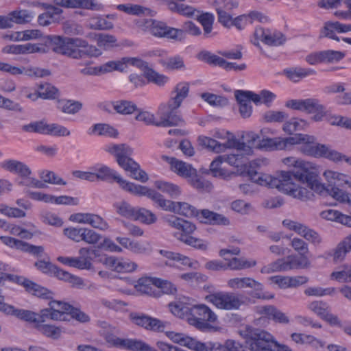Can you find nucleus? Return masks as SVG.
I'll use <instances>...</instances> for the list:
<instances>
[{"label":"nucleus","instance_id":"nucleus-1","mask_svg":"<svg viewBox=\"0 0 351 351\" xmlns=\"http://www.w3.org/2000/svg\"><path fill=\"white\" fill-rule=\"evenodd\" d=\"M189 84L187 82L178 83L171 93V97L167 103L161 104L158 109L157 115L160 120L156 127H172L181 125L184 120L179 114L178 108L183 100L188 97Z\"/></svg>","mask_w":351,"mask_h":351},{"label":"nucleus","instance_id":"nucleus-2","mask_svg":"<svg viewBox=\"0 0 351 351\" xmlns=\"http://www.w3.org/2000/svg\"><path fill=\"white\" fill-rule=\"evenodd\" d=\"M251 351H292L288 346L280 344L265 330L247 326L242 331Z\"/></svg>","mask_w":351,"mask_h":351},{"label":"nucleus","instance_id":"nucleus-3","mask_svg":"<svg viewBox=\"0 0 351 351\" xmlns=\"http://www.w3.org/2000/svg\"><path fill=\"white\" fill-rule=\"evenodd\" d=\"M106 151L116 158L118 165L125 171L130 173V176L141 182H146L147 174L141 169L139 165L131 158L132 149L126 144H110Z\"/></svg>","mask_w":351,"mask_h":351},{"label":"nucleus","instance_id":"nucleus-4","mask_svg":"<svg viewBox=\"0 0 351 351\" xmlns=\"http://www.w3.org/2000/svg\"><path fill=\"white\" fill-rule=\"evenodd\" d=\"M217 315L205 304L191 305L190 316L188 317L189 324L204 330L210 327L208 322H214Z\"/></svg>","mask_w":351,"mask_h":351},{"label":"nucleus","instance_id":"nucleus-5","mask_svg":"<svg viewBox=\"0 0 351 351\" xmlns=\"http://www.w3.org/2000/svg\"><path fill=\"white\" fill-rule=\"evenodd\" d=\"M286 40V36L281 32L258 27L251 41L256 47L260 46V40L269 46L278 47L285 44Z\"/></svg>","mask_w":351,"mask_h":351},{"label":"nucleus","instance_id":"nucleus-6","mask_svg":"<svg viewBox=\"0 0 351 351\" xmlns=\"http://www.w3.org/2000/svg\"><path fill=\"white\" fill-rule=\"evenodd\" d=\"M93 174L95 175V181L99 180L102 181H108L113 180L119 184V186L124 191L132 194L136 184L124 180L117 172L104 165H99L93 167Z\"/></svg>","mask_w":351,"mask_h":351},{"label":"nucleus","instance_id":"nucleus-7","mask_svg":"<svg viewBox=\"0 0 351 351\" xmlns=\"http://www.w3.org/2000/svg\"><path fill=\"white\" fill-rule=\"evenodd\" d=\"M243 295L233 293H216L208 295L206 300L217 308L224 310L238 309L243 304Z\"/></svg>","mask_w":351,"mask_h":351},{"label":"nucleus","instance_id":"nucleus-8","mask_svg":"<svg viewBox=\"0 0 351 351\" xmlns=\"http://www.w3.org/2000/svg\"><path fill=\"white\" fill-rule=\"evenodd\" d=\"M308 264L306 257L298 258L293 256H288L285 258L278 259L261 269L262 273L269 274L276 271H285L296 269L300 267H306Z\"/></svg>","mask_w":351,"mask_h":351},{"label":"nucleus","instance_id":"nucleus-9","mask_svg":"<svg viewBox=\"0 0 351 351\" xmlns=\"http://www.w3.org/2000/svg\"><path fill=\"white\" fill-rule=\"evenodd\" d=\"M304 154L315 158H325L335 163L341 162L345 155L332 149L330 145L320 144L315 141L314 145H307L304 148Z\"/></svg>","mask_w":351,"mask_h":351},{"label":"nucleus","instance_id":"nucleus-10","mask_svg":"<svg viewBox=\"0 0 351 351\" xmlns=\"http://www.w3.org/2000/svg\"><path fill=\"white\" fill-rule=\"evenodd\" d=\"M132 194L138 196H146L163 210L175 213L177 202L165 199L160 193L154 189H149L145 186L136 184Z\"/></svg>","mask_w":351,"mask_h":351},{"label":"nucleus","instance_id":"nucleus-11","mask_svg":"<svg viewBox=\"0 0 351 351\" xmlns=\"http://www.w3.org/2000/svg\"><path fill=\"white\" fill-rule=\"evenodd\" d=\"M280 178L281 182L278 189L280 191L301 200H306L310 198L312 195L311 193L306 188L297 186L294 183V180H298L293 178L291 173L282 172L280 175Z\"/></svg>","mask_w":351,"mask_h":351},{"label":"nucleus","instance_id":"nucleus-12","mask_svg":"<svg viewBox=\"0 0 351 351\" xmlns=\"http://www.w3.org/2000/svg\"><path fill=\"white\" fill-rule=\"evenodd\" d=\"M5 280L12 281L23 285L27 291L37 297L45 299H51L53 298V293L52 291L24 277L3 273V281Z\"/></svg>","mask_w":351,"mask_h":351},{"label":"nucleus","instance_id":"nucleus-13","mask_svg":"<svg viewBox=\"0 0 351 351\" xmlns=\"http://www.w3.org/2000/svg\"><path fill=\"white\" fill-rule=\"evenodd\" d=\"M324 176L329 184L330 195L337 200V196L335 193L338 191L344 192L340 189L339 187H343L344 185H348V187L351 185V177L337 171L326 170L324 173Z\"/></svg>","mask_w":351,"mask_h":351},{"label":"nucleus","instance_id":"nucleus-14","mask_svg":"<svg viewBox=\"0 0 351 351\" xmlns=\"http://www.w3.org/2000/svg\"><path fill=\"white\" fill-rule=\"evenodd\" d=\"M144 25L152 35L158 38L176 40L178 35L176 33H180L176 28L169 27L165 23L154 19H146Z\"/></svg>","mask_w":351,"mask_h":351},{"label":"nucleus","instance_id":"nucleus-15","mask_svg":"<svg viewBox=\"0 0 351 351\" xmlns=\"http://www.w3.org/2000/svg\"><path fill=\"white\" fill-rule=\"evenodd\" d=\"M198 143L202 147L216 153L224 152L226 148L237 147L238 150H243L247 147L245 143H240L236 139L228 140L226 143H220L213 138L204 136H199Z\"/></svg>","mask_w":351,"mask_h":351},{"label":"nucleus","instance_id":"nucleus-16","mask_svg":"<svg viewBox=\"0 0 351 351\" xmlns=\"http://www.w3.org/2000/svg\"><path fill=\"white\" fill-rule=\"evenodd\" d=\"M3 53L14 55H26L34 53H45L46 46L41 43H27L23 45H10L4 47Z\"/></svg>","mask_w":351,"mask_h":351},{"label":"nucleus","instance_id":"nucleus-17","mask_svg":"<svg viewBox=\"0 0 351 351\" xmlns=\"http://www.w3.org/2000/svg\"><path fill=\"white\" fill-rule=\"evenodd\" d=\"M282 162L288 167H291L293 168L292 170L287 171V172L291 173L292 178L297 179L298 181H299L304 176V174L314 165L311 162H306L304 160L298 159L295 157L285 158L282 160ZM282 172L286 171H281L279 176H280Z\"/></svg>","mask_w":351,"mask_h":351},{"label":"nucleus","instance_id":"nucleus-18","mask_svg":"<svg viewBox=\"0 0 351 351\" xmlns=\"http://www.w3.org/2000/svg\"><path fill=\"white\" fill-rule=\"evenodd\" d=\"M317 177L318 175L316 167L313 165L299 180V182L306 183L312 191L319 195H330V191H328V189H329L328 183L327 184V186H324L318 181Z\"/></svg>","mask_w":351,"mask_h":351},{"label":"nucleus","instance_id":"nucleus-19","mask_svg":"<svg viewBox=\"0 0 351 351\" xmlns=\"http://www.w3.org/2000/svg\"><path fill=\"white\" fill-rule=\"evenodd\" d=\"M78 254L79 256L76 257L78 269L91 270L93 268V258L99 255V252L91 247H84L79 250Z\"/></svg>","mask_w":351,"mask_h":351},{"label":"nucleus","instance_id":"nucleus-20","mask_svg":"<svg viewBox=\"0 0 351 351\" xmlns=\"http://www.w3.org/2000/svg\"><path fill=\"white\" fill-rule=\"evenodd\" d=\"M162 158L170 164L171 169L173 172L182 177L190 178L196 173V170L191 165L176 158L162 156Z\"/></svg>","mask_w":351,"mask_h":351},{"label":"nucleus","instance_id":"nucleus-21","mask_svg":"<svg viewBox=\"0 0 351 351\" xmlns=\"http://www.w3.org/2000/svg\"><path fill=\"white\" fill-rule=\"evenodd\" d=\"M0 167L20 177H25L32 174L30 168L19 160L9 159L0 162Z\"/></svg>","mask_w":351,"mask_h":351},{"label":"nucleus","instance_id":"nucleus-22","mask_svg":"<svg viewBox=\"0 0 351 351\" xmlns=\"http://www.w3.org/2000/svg\"><path fill=\"white\" fill-rule=\"evenodd\" d=\"M351 252V233L340 241L336 247L327 254V256L332 257L335 263L343 261L348 253Z\"/></svg>","mask_w":351,"mask_h":351},{"label":"nucleus","instance_id":"nucleus-23","mask_svg":"<svg viewBox=\"0 0 351 351\" xmlns=\"http://www.w3.org/2000/svg\"><path fill=\"white\" fill-rule=\"evenodd\" d=\"M45 42L54 45L53 51L57 53L64 55L69 57L73 46L69 43L68 38H62L58 36H47Z\"/></svg>","mask_w":351,"mask_h":351},{"label":"nucleus","instance_id":"nucleus-24","mask_svg":"<svg viewBox=\"0 0 351 351\" xmlns=\"http://www.w3.org/2000/svg\"><path fill=\"white\" fill-rule=\"evenodd\" d=\"M282 145V150L287 148L289 145L302 143L300 149L304 154V148L307 145H314L315 138L313 136H309L303 134H296L295 136L288 138H280Z\"/></svg>","mask_w":351,"mask_h":351},{"label":"nucleus","instance_id":"nucleus-25","mask_svg":"<svg viewBox=\"0 0 351 351\" xmlns=\"http://www.w3.org/2000/svg\"><path fill=\"white\" fill-rule=\"evenodd\" d=\"M198 219L202 223L211 225H223L230 223L229 219L221 214L203 209L199 211Z\"/></svg>","mask_w":351,"mask_h":351},{"label":"nucleus","instance_id":"nucleus-26","mask_svg":"<svg viewBox=\"0 0 351 351\" xmlns=\"http://www.w3.org/2000/svg\"><path fill=\"white\" fill-rule=\"evenodd\" d=\"M270 279L281 289L296 287L305 284L308 281V278L304 276L289 277L275 276L271 277Z\"/></svg>","mask_w":351,"mask_h":351},{"label":"nucleus","instance_id":"nucleus-27","mask_svg":"<svg viewBox=\"0 0 351 351\" xmlns=\"http://www.w3.org/2000/svg\"><path fill=\"white\" fill-rule=\"evenodd\" d=\"M249 176L251 180L260 185L268 186L270 188L278 189L280 184L281 178L272 177L269 175L263 174L256 171H249Z\"/></svg>","mask_w":351,"mask_h":351},{"label":"nucleus","instance_id":"nucleus-28","mask_svg":"<svg viewBox=\"0 0 351 351\" xmlns=\"http://www.w3.org/2000/svg\"><path fill=\"white\" fill-rule=\"evenodd\" d=\"M259 313L265 315L268 319H272L276 323L282 324H287L289 323V317L274 306L269 305L261 306L260 307Z\"/></svg>","mask_w":351,"mask_h":351},{"label":"nucleus","instance_id":"nucleus-29","mask_svg":"<svg viewBox=\"0 0 351 351\" xmlns=\"http://www.w3.org/2000/svg\"><path fill=\"white\" fill-rule=\"evenodd\" d=\"M283 73L288 79L293 82H298L304 77L316 74V71L314 69L302 67L286 69L283 71Z\"/></svg>","mask_w":351,"mask_h":351},{"label":"nucleus","instance_id":"nucleus-30","mask_svg":"<svg viewBox=\"0 0 351 351\" xmlns=\"http://www.w3.org/2000/svg\"><path fill=\"white\" fill-rule=\"evenodd\" d=\"M34 14L32 12L27 10H14L7 16L8 20L9 28L12 27L13 23L23 24L31 21Z\"/></svg>","mask_w":351,"mask_h":351},{"label":"nucleus","instance_id":"nucleus-31","mask_svg":"<svg viewBox=\"0 0 351 351\" xmlns=\"http://www.w3.org/2000/svg\"><path fill=\"white\" fill-rule=\"evenodd\" d=\"M160 254L165 257L169 261H172L173 263L166 262V265H172L174 263H180L182 265L193 267V262L191 261L190 258L180 253H176L171 251H167L161 250H160Z\"/></svg>","mask_w":351,"mask_h":351},{"label":"nucleus","instance_id":"nucleus-32","mask_svg":"<svg viewBox=\"0 0 351 351\" xmlns=\"http://www.w3.org/2000/svg\"><path fill=\"white\" fill-rule=\"evenodd\" d=\"M112 207L117 215L124 218L133 219L134 216H136V208L125 200L114 202Z\"/></svg>","mask_w":351,"mask_h":351},{"label":"nucleus","instance_id":"nucleus-33","mask_svg":"<svg viewBox=\"0 0 351 351\" xmlns=\"http://www.w3.org/2000/svg\"><path fill=\"white\" fill-rule=\"evenodd\" d=\"M18 71L13 72V75L25 74L29 77H43L51 75V72L48 69H40L39 67L29 66V67H17L14 66Z\"/></svg>","mask_w":351,"mask_h":351},{"label":"nucleus","instance_id":"nucleus-34","mask_svg":"<svg viewBox=\"0 0 351 351\" xmlns=\"http://www.w3.org/2000/svg\"><path fill=\"white\" fill-rule=\"evenodd\" d=\"M154 185L158 189L168 194L171 198H177L182 193L179 186L171 182L158 180L155 182Z\"/></svg>","mask_w":351,"mask_h":351},{"label":"nucleus","instance_id":"nucleus-35","mask_svg":"<svg viewBox=\"0 0 351 351\" xmlns=\"http://www.w3.org/2000/svg\"><path fill=\"white\" fill-rule=\"evenodd\" d=\"M228 285L233 289L255 287L258 285V282L252 278H234L228 281Z\"/></svg>","mask_w":351,"mask_h":351},{"label":"nucleus","instance_id":"nucleus-36","mask_svg":"<svg viewBox=\"0 0 351 351\" xmlns=\"http://www.w3.org/2000/svg\"><path fill=\"white\" fill-rule=\"evenodd\" d=\"M171 312L176 316L180 318H186L190 316L191 305L183 302L178 301L171 302L169 304Z\"/></svg>","mask_w":351,"mask_h":351},{"label":"nucleus","instance_id":"nucleus-37","mask_svg":"<svg viewBox=\"0 0 351 351\" xmlns=\"http://www.w3.org/2000/svg\"><path fill=\"white\" fill-rule=\"evenodd\" d=\"M176 30L181 33H176L178 36L176 38V40L182 41L186 38V34H189L193 36H198L201 34L200 29L195 25L191 21H186L182 25V27L178 29L176 28Z\"/></svg>","mask_w":351,"mask_h":351},{"label":"nucleus","instance_id":"nucleus-38","mask_svg":"<svg viewBox=\"0 0 351 351\" xmlns=\"http://www.w3.org/2000/svg\"><path fill=\"white\" fill-rule=\"evenodd\" d=\"M234 95L237 102L239 104V112L242 117L248 118L252 114V106L248 102V99L245 95L243 93H240L238 90H236Z\"/></svg>","mask_w":351,"mask_h":351},{"label":"nucleus","instance_id":"nucleus-39","mask_svg":"<svg viewBox=\"0 0 351 351\" xmlns=\"http://www.w3.org/2000/svg\"><path fill=\"white\" fill-rule=\"evenodd\" d=\"M106 341L110 345L131 350L134 341L133 339H121L112 334L106 335Z\"/></svg>","mask_w":351,"mask_h":351},{"label":"nucleus","instance_id":"nucleus-40","mask_svg":"<svg viewBox=\"0 0 351 351\" xmlns=\"http://www.w3.org/2000/svg\"><path fill=\"white\" fill-rule=\"evenodd\" d=\"M307 125L308 123L306 121L293 118L283 125L282 129L286 133L292 134L295 132L304 130Z\"/></svg>","mask_w":351,"mask_h":351},{"label":"nucleus","instance_id":"nucleus-41","mask_svg":"<svg viewBox=\"0 0 351 351\" xmlns=\"http://www.w3.org/2000/svg\"><path fill=\"white\" fill-rule=\"evenodd\" d=\"M49 308L53 313H57L60 320H64L69 311L72 310V306L67 303L52 300L49 303Z\"/></svg>","mask_w":351,"mask_h":351},{"label":"nucleus","instance_id":"nucleus-42","mask_svg":"<svg viewBox=\"0 0 351 351\" xmlns=\"http://www.w3.org/2000/svg\"><path fill=\"white\" fill-rule=\"evenodd\" d=\"M114 110L119 114H130L137 110V106L131 101L119 100L114 101Z\"/></svg>","mask_w":351,"mask_h":351},{"label":"nucleus","instance_id":"nucleus-43","mask_svg":"<svg viewBox=\"0 0 351 351\" xmlns=\"http://www.w3.org/2000/svg\"><path fill=\"white\" fill-rule=\"evenodd\" d=\"M174 213L183 215L186 217H196L198 218L199 211H198L193 206L186 202H177Z\"/></svg>","mask_w":351,"mask_h":351},{"label":"nucleus","instance_id":"nucleus-44","mask_svg":"<svg viewBox=\"0 0 351 351\" xmlns=\"http://www.w3.org/2000/svg\"><path fill=\"white\" fill-rule=\"evenodd\" d=\"M218 347L219 345L216 343L211 341L202 343L191 337L187 348L194 351H213V350L218 348Z\"/></svg>","mask_w":351,"mask_h":351},{"label":"nucleus","instance_id":"nucleus-45","mask_svg":"<svg viewBox=\"0 0 351 351\" xmlns=\"http://www.w3.org/2000/svg\"><path fill=\"white\" fill-rule=\"evenodd\" d=\"M36 329L47 337L57 339L60 337L61 329L53 325L38 323L36 326Z\"/></svg>","mask_w":351,"mask_h":351},{"label":"nucleus","instance_id":"nucleus-46","mask_svg":"<svg viewBox=\"0 0 351 351\" xmlns=\"http://www.w3.org/2000/svg\"><path fill=\"white\" fill-rule=\"evenodd\" d=\"M178 239L185 244L200 250L205 251L208 247V243L206 241L191 235L180 234Z\"/></svg>","mask_w":351,"mask_h":351},{"label":"nucleus","instance_id":"nucleus-47","mask_svg":"<svg viewBox=\"0 0 351 351\" xmlns=\"http://www.w3.org/2000/svg\"><path fill=\"white\" fill-rule=\"evenodd\" d=\"M38 90L40 97L43 99H53L60 95L58 89L51 84H41Z\"/></svg>","mask_w":351,"mask_h":351},{"label":"nucleus","instance_id":"nucleus-48","mask_svg":"<svg viewBox=\"0 0 351 351\" xmlns=\"http://www.w3.org/2000/svg\"><path fill=\"white\" fill-rule=\"evenodd\" d=\"M282 143L280 141V138H263L260 140L256 146L259 149H265L267 150H282Z\"/></svg>","mask_w":351,"mask_h":351},{"label":"nucleus","instance_id":"nucleus-49","mask_svg":"<svg viewBox=\"0 0 351 351\" xmlns=\"http://www.w3.org/2000/svg\"><path fill=\"white\" fill-rule=\"evenodd\" d=\"M11 315L28 322L36 324H38L39 322L38 314L29 310L16 309L14 307L13 312Z\"/></svg>","mask_w":351,"mask_h":351},{"label":"nucleus","instance_id":"nucleus-50","mask_svg":"<svg viewBox=\"0 0 351 351\" xmlns=\"http://www.w3.org/2000/svg\"><path fill=\"white\" fill-rule=\"evenodd\" d=\"M136 216L133 219L139 220L146 224H152L156 221V216L149 210L141 208L136 209Z\"/></svg>","mask_w":351,"mask_h":351},{"label":"nucleus","instance_id":"nucleus-51","mask_svg":"<svg viewBox=\"0 0 351 351\" xmlns=\"http://www.w3.org/2000/svg\"><path fill=\"white\" fill-rule=\"evenodd\" d=\"M190 178L191 184L200 191H210L213 189L212 184L202 177L197 175V172Z\"/></svg>","mask_w":351,"mask_h":351},{"label":"nucleus","instance_id":"nucleus-52","mask_svg":"<svg viewBox=\"0 0 351 351\" xmlns=\"http://www.w3.org/2000/svg\"><path fill=\"white\" fill-rule=\"evenodd\" d=\"M256 264V263L255 261H248L244 258L234 257L229 260L227 263V269L230 268L232 270H241L254 267Z\"/></svg>","mask_w":351,"mask_h":351},{"label":"nucleus","instance_id":"nucleus-53","mask_svg":"<svg viewBox=\"0 0 351 351\" xmlns=\"http://www.w3.org/2000/svg\"><path fill=\"white\" fill-rule=\"evenodd\" d=\"M223 162H224L223 156H219L211 162L210 165V170L213 176L226 179L230 176V174L223 169L220 167Z\"/></svg>","mask_w":351,"mask_h":351},{"label":"nucleus","instance_id":"nucleus-54","mask_svg":"<svg viewBox=\"0 0 351 351\" xmlns=\"http://www.w3.org/2000/svg\"><path fill=\"white\" fill-rule=\"evenodd\" d=\"M144 76L149 82H153L158 86H163L168 81L167 76L159 74L149 67H146V69L144 70Z\"/></svg>","mask_w":351,"mask_h":351},{"label":"nucleus","instance_id":"nucleus-55","mask_svg":"<svg viewBox=\"0 0 351 351\" xmlns=\"http://www.w3.org/2000/svg\"><path fill=\"white\" fill-rule=\"evenodd\" d=\"M40 177L44 182L55 184V185H66V182L59 177L55 172L52 171H43L40 173Z\"/></svg>","mask_w":351,"mask_h":351},{"label":"nucleus","instance_id":"nucleus-56","mask_svg":"<svg viewBox=\"0 0 351 351\" xmlns=\"http://www.w3.org/2000/svg\"><path fill=\"white\" fill-rule=\"evenodd\" d=\"M82 104L79 101L66 100L60 106V110L66 114H74L82 108Z\"/></svg>","mask_w":351,"mask_h":351},{"label":"nucleus","instance_id":"nucleus-57","mask_svg":"<svg viewBox=\"0 0 351 351\" xmlns=\"http://www.w3.org/2000/svg\"><path fill=\"white\" fill-rule=\"evenodd\" d=\"M156 278L143 277L138 280L135 288L140 292L145 294H150L152 292V285L155 286Z\"/></svg>","mask_w":351,"mask_h":351},{"label":"nucleus","instance_id":"nucleus-58","mask_svg":"<svg viewBox=\"0 0 351 351\" xmlns=\"http://www.w3.org/2000/svg\"><path fill=\"white\" fill-rule=\"evenodd\" d=\"M282 225L289 230L294 231L298 234L303 237L308 226L299 221L291 219H285L282 221Z\"/></svg>","mask_w":351,"mask_h":351},{"label":"nucleus","instance_id":"nucleus-59","mask_svg":"<svg viewBox=\"0 0 351 351\" xmlns=\"http://www.w3.org/2000/svg\"><path fill=\"white\" fill-rule=\"evenodd\" d=\"M197 58L208 64L220 66L223 58L208 51H202L197 54Z\"/></svg>","mask_w":351,"mask_h":351},{"label":"nucleus","instance_id":"nucleus-60","mask_svg":"<svg viewBox=\"0 0 351 351\" xmlns=\"http://www.w3.org/2000/svg\"><path fill=\"white\" fill-rule=\"evenodd\" d=\"M197 58L208 64L220 66L223 58L208 51H202L197 54Z\"/></svg>","mask_w":351,"mask_h":351},{"label":"nucleus","instance_id":"nucleus-61","mask_svg":"<svg viewBox=\"0 0 351 351\" xmlns=\"http://www.w3.org/2000/svg\"><path fill=\"white\" fill-rule=\"evenodd\" d=\"M45 134L58 136H68L71 134V132L66 127L57 123H47Z\"/></svg>","mask_w":351,"mask_h":351},{"label":"nucleus","instance_id":"nucleus-62","mask_svg":"<svg viewBox=\"0 0 351 351\" xmlns=\"http://www.w3.org/2000/svg\"><path fill=\"white\" fill-rule=\"evenodd\" d=\"M46 256L47 257L43 260L39 259L36 261L34 266L43 274L52 276L56 265L50 262L49 257Z\"/></svg>","mask_w":351,"mask_h":351},{"label":"nucleus","instance_id":"nucleus-63","mask_svg":"<svg viewBox=\"0 0 351 351\" xmlns=\"http://www.w3.org/2000/svg\"><path fill=\"white\" fill-rule=\"evenodd\" d=\"M160 63L167 69L175 70L184 66L182 58L178 56L170 57L160 60Z\"/></svg>","mask_w":351,"mask_h":351},{"label":"nucleus","instance_id":"nucleus-64","mask_svg":"<svg viewBox=\"0 0 351 351\" xmlns=\"http://www.w3.org/2000/svg\"><path fill=\"white\" fill-rule=\"evenodd\" d=\"M331 278L339 282H351V269L348 267H343L339 270L333 271Z\"/></svg>","mask_w":351,"mask_h":351}]
</instances>
